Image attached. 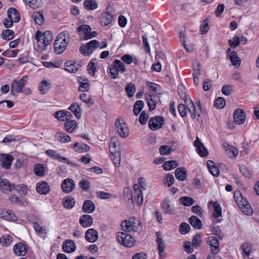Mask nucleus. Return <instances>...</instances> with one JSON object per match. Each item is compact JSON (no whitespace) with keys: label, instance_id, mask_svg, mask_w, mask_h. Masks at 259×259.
<instances>
[{"label":"nucleus","instance_id":"nucleus-1","mask_svg":"<svg viewBox=\"0 0 259 259\" xmlns=\"http://www.w3.org/2000/svg\"><path fill=\"white\" fill-rule=\"evenodd\" d=\"M36 40L37 46L36 50L37 52H42L47 50V47L52 41V35L50 31H46L42 33L40 31H37L34 37Z\"/></svg>","mask_w":259,"mask_h":259},{"label":"nucleus","instance_id":"nucleus-2","mask_svg":"<svg viewBox=\"0 0 259 259\" xmlns=\"http://www.w3.org/2000/svg\"><path fill=\"white\" fill-rule=\"evenodd\" d=\"M70 34L67 31L61 32L57 37L54 44L55 52L57 54L64 52L70 42Z\"/></svg>","mask_w":259,"mask_h":259},{"label":"nucleus","instance_id":"nucleus-3","mask_svg":"<svg viewBox=\"0 0 259 259\" xmlns=\"http://www.w3.org/2000/svg\"><path fill=\"white\" fill-rule=\"evenodd\" d=\"M121 227L123 231L127 232H137L142 228L141 221L135 217H131L128 220L122 222Z\"/></svg>","mask_w":259,"mask_h":259},{"label":"nucleus","instance_id":"nucleus-4","mask_svg":"<svg viewBox=\"0 0 259 259\" xmlns=\"http://www.w3.org/2000/svg\"><path fill=\"white\" fill-rule=\"evenodd\" d=\"M234 199L238 207L245 214L249 215L252 213L250 205L247 200L241 195L239 191H236L234 194Z\"/></svg>","mask_w":259,"mask_h":259},{"label":"nucleus","instance_id":"nucleus-5","mask_svg":"<svg viewBox=\"0 0 259 259\" xmlns=\"http://www.w3.org/2000/svg\"><path fill=\"white\" fill-rule=\"evenodd\" d=\"M185 103L186 105V108L189 111L190 116L192 118L194 119L197 115L200 116L201 113V106L200 102H196L195 104L189 98H186L185 100Z\"/></svg>","mask_w":259,"mask_h":259},{"label":"nucleus","instance_id":"nucleus-6","mask_svg":"<svg viewBox=\"0 0 259 259\" xmlns=\"http://www.w3.org/2000/svg\"><path fill=\"white\" fill-rule=\"evenodd\" d=\"M116 240L119 243L127 247H132L136 243V240L133 236L124 232H118Z\"/></svg>","mask_w":259,"mask_h":259},{"label":"nucleus","instance_id":"nucleus-7","mask_svg":"<svg viewBox=\"0 0 259 259\" xmlns=\"http://www.w3.org/2000/svg\"><path fill=\"white\" fill-rule=\"evenodd\" d=\"M28 77L27 76H24L19 80H13L11 83V94L13 96H17L18 93H22V90L25 86Z\"/></svg>","mask_w":259,"mask_h":259},{"label":"nucleus","instance_id":"nucleus-8","mask_svg":"<svg viewBox=\"0 0 259 259\" xmlns=\"http://www.w3.org/2000/svg\"><path fill=\"white\" fill-rule=\"evenodd\" d=\"M99 42L94 39L88 42L85 45L80 47L79 51L83 55L88 56L91 55L94 49L99 47Z\"/></svg>","mask_w":259,"mask_h":259},{"label":"nucleus","instance_id":"nucleus-9","mask_svg":"<svg viewBox=\"0 0 259 259\" xmlns=\"http://www.w3.org/2000/svg\"><path fill=\"white\" fill-rule=\"evenodd\" d=\"M115 125L117 132L121 137L125 138L128 136L129 132L127 126L123 120L119 118L116 119Z\"/></svg>","mask_w":259,"mask_h":259},{"label":"nucleus","instance_id":"nucleus-10","mask_svg":"<svg viewBox=\"0 0 259 259\" xmlns=\"http://www.w3.org/2000/svg\"><path fill=\"white\" fill-rule=\"evenodd\" d=\"M219 240H221L214 236H210L207 238L206 242L210 245L211 253L213 254H217L220 251Z\"/></svg>","mask_w":259,"mask_h":259},{"label":"nucleus","instance_id":"nucleus-11","mask_svg":"<svg viewBox=\"0 0 259 259\" xmlns=\"http://www.w3.org/2000/svg\"><path fill=\"white\" fill-rule=\"evenodd\" d=\"M164 123V118L161 116H155L150 118L148 125L152 131H156L160 128Z\"/></svg>","mask_w":259,"mask_h":259},{"label":"nucleus","instance_id":"nucleus-12","mask_svg":"<svg viewBox=\"0 0 259 259\" xmlns=\"http://www.w3.org/2000/svg\"><path fill=\"white\" fill-rule=\"evenodd\" d=\"M160 205L165 213L172 214L175 212L174 206L171 205L170 199L168 197H166L161 201Z\"/></svg>","mask_w":259,"mask_h":259},{"label":"nucleus","instance_id":"nucleus-13","mask_svg":"<svg viewBox=\"0 0 259 259\" xmlns=\"http://www.w3.org/2000/svg\"><path fill=\"white\" fill-rule=\"evenodd\" d=\"M157 238L156 240L157 245V250L158 254L159 255V257L161 259H163L165 257V244L163 242V241L161 238L160 237V234L159 232H156V233Z\"/></svg>","mask_w":259,"mask_h":259},{"label":"nucleus","instance_id":"nucleus-14","mask_svg":"<svg viewBox=\"0 0 259 259\" xmlns=\"http://www.w3.org/2000/svg\"><path fill=\"white\" fill-rule=\"evenodd\" d=\"M61 188L64 192L69 193L75 189V184L73 180L68 178L62 182Z\"/></svg>","mask_w":259,"mask_h":259},{"label":"nucleus","instance_id":"nucleus-15","mask_svg":"<svg viewBox=\"0 0 259 259\" xmlns=\"http://www.w3.org/2000/svg\"><path fill=\"white\" fill-rule=\"evenodd\" d=\"M46 154L50 158L58 160L60 162L66 163L68 164H71V162L66 158L61 156L59 154L53 150H48L46 151Z\"/></svg>","mask_w":259,"mask_h":259},{"label":"nucleus","instance_id":"nucleus-16","mask_svg":"<svg viewBox=\"0 0 259 259\" xmlns=\"http://www.w3.org/2000/svg\"><path fill=\"white\" fill-rule=\"evenodd\" d=\"M76 248L74 242L70 239L66 240L62 244L63 251L68 253L73 252Z\"/></svg>","mask_w":259,"mask_h":259},{"label":"nucleus","instance_id":"nucleus-17","mask_svg":"<svg viewBox=\"0 0 259 259\" xmlns=\"http://www.w3.org/2000/svg\"><path fill=\"white\" fill-rule=\"evenodd\" d=\"M234 118L235 123L237 124L243 123L246 119L245 112L240 109H237L234 113Z\"/></svg>","mask_w":259,"mask_h":259},{"label":"nucleus","instance_id":"nucleus-18","mask_svg":"<svg viewBox=\"0 0 259 259\" xmlns=\"http://www.w3.org/2000/svg\"><path fill=\"white\" fill-rule=\"evenodd\" d=\"M194 145L196 147L197 152L199 156L205 157L208 155V153L206 148L203 146L198 138L195 141Z\"/></svg>","mask_w":259,"mask_h":259},{"label":"nucleus","instance_id":"nucleus-19","mask_svg":"<svg viewBox=\"0 0 259 259\" xmlns=\"http://www.w3.org/2000/svg\"><path fill=\"white\" fill-rule=\"evenodd\" d=\"M85 238L89 242H95L98 238V233L94 229H89L85 232Z\"/></svg>","mask_w":259,"mask_h":259},{"label":"nucleus","instance_id":"nucleus-20","mask_svg":"<svg viewBox=\"0 0 259 259\" xmlns=\"http://www.w3.org/2000/svg\"><path fill=\"white\" fill-rule=\"evenodd\" d=\"M13 160L14 158L12 155L3 154L1 158L2 167L6 169H9Z\"/></svg>","mask_w":259,"mask_h":259},{"label":"nucleus","instance_id":"nucleus-21","mask_svg":"<svg viewBox=\"0 0 259 259\" xmlns=\"http://www.w3.org/2000/svg\"><path fill=\"white\" fill-rule=\"evenodd\" d=\"M36 190L40 194L46 195L50 192V188L47 182L42 181L37 183Z\"/></svg>","mask_w":259,"mask_h":259},{"label":"nucleus","instance_id":"nucleus-22","mask_svg":"<svg viewBox=\"0 0 259 259\" xmlns=\"http://www.w3.org/2000/svg\"><path fill=\"white\" fill-rule=\"evenodd\" d=\"M13 251L17 255L23 256L27 253V249L24 244L20 242L14 245L13 247Z\"/></svg>","mask_w":259,"mask_h":259},{"label":"nucleus","instance_id":"nucleus-23","mask_svg":"<svg viewBox=\"0 0 259 259\" xmlns=\"http://www.w3.org/2000/svg\"><path fill=\"white\" fill-rule=\"evenodd\" d=\"M79 223L84 228L90 227L93 223L92 217L89 214L82 215L79 218Z\"/></svg>","mask_w":259,"mask_h":259},{"label":"nucleus","instance_id":"nucleus-24","mask_svg":"<svg viewBox=\"0 0 259 259\" xmlns=\"http://www.w3.org/2000/svg\"><path fill=\"white\" fill-rule=\"evenodd\" d=\"M8 17L15 23L18 22L20 20V15L18 11L14 8H10L7 11Z\"/></svg>","mask_w":259,"mask_h":259},{"label":"nucleus","instance_id":"nucleus-25","mask_svg":"<svg viewBox=\"0 0 259 259\" xmlns=\"http://www.w3.org/2000/svg\"><path fill=\"white\" fill-rule=\"evenodd\" d=\"M113 20V16L108 12H104L100 18L101 24L105 26L111 24Z\"/></svg>","mask_w":259,"mask_h":259},{"label":"nucleus","instance_id":"nucleus-26","mask_svg":"<svg viewBox=\"0 0 259 259\" xmlns=\"http://www.w3.org/2000/svg\"><path fill=\"white\" fill-rule=\"evenodd\" d=\"M95 205L93 201L90 200H85L82 205V211L84 212L90 213L95 210Z\"/></svg>","mask_w":259,"mask_h":259},{"label":"nucleus","instance_id":"nucleus-27","mask_svg":"<svg viewBox=\"0 0 259 259\" xmlns=\"http://www.w3.org/2000/svg\"><path fill=\"white\" fill-rule=\"evenodd\" d=\"M120 144L117 138H113L111 139L109 145V150L110 153L115 152H120Z\"/></svg>","mask_w":259,"mask_h":259},{"label":"nucleus","instance_id":"nucleus-28","mask_svg":"<svg viewBox=\"0 0 259 259\" xmlns=\"http://www.w3.org/2000/svg\"><path fill=\"white\" fill-rule=\"evenodd\" d=\"M1 217L3 219L9 221H15L17 220L16 215L13 211L9 209H4L1 212Z\"/></svg>","mask_w":259,"mask_h":259},{"label":"nucleus","instance_id":"nucleus-29","mask_svg":"<svg viewBox=\"0 0 259 259\" xmlns=\"http://www.w3.org/2000/svg\"><path fill=\"white\" fill-rule=\"evenodd\" d=\"M13 184H11L7 180L0 177V189L5 193H8L13 190Z\"/></svg>","mask_w":259,"mask_h":259},{"label":"nucleus","instance_id":"nucleus-30","mask_svg":"<svg viewBox=\"0 0 259 259\" xmlns=\"http://www.w3.org/2000/svg\"><path fill=\"white\" fill-rule=\"evenodd\" d=\"M240 249L242 251L241 254L244 259L249 257L251 249V246L247 243H244L241 244Z\"/></svg>","mask_w":259,"mask_h":259},{"label":"nucleus","instance_id":"nucleus-31","mask_svg":"<svg viewBox=\"0 0 259 259\" xmlns=\"http://www.w3.org/2000/svg\"><path fill=\"white\" fill-rule=\"evenodd\" d=\"M72 148L78 152L83 153L90 151L89 146L83 143H75L72 146Z\"/></svg>","mask_w":259,"mask_h":259},{"label":"nucleus","instance_id":"nucleus-32","mask_svg":"<svg viewBox=\"0 0 259 259\" xmlns=\"http://www.w3.org/2000/svg\"><path fill=\"white\" fill-rule=\"evenodd\" d=\"M83 6L88 11H94L98 8V3L96 0H85Z\"/></svg>","mask_w":259,"mask_h":259},{"label":"nucleus","instance_id":"nucleus-33","mask_svg":"<svg viewBox=\"0 0 259 259\" xmlns=\"http://www.w3.org/2000/svg\"><path fill=\"white\" fill-rule=\"evenodd\" d=\"M229 59L233 66L238 68L241 64V59L238 56L237 54L235 51H232L229 54Z\"/></svg>","mask_w":259,"mask_h":259},{"label":"nucleus","instance_id":"nucleus-34","mask_svg":"<svg viewBox=\"0 0 259 259\" xmlns=\"http://www.w3.org/2000/svg\"><path fill=\"white\" fill-rule=\"evenodd\" d=\"M189 222L191 225L196 229H200L202 227V224L201 220L196 216L192 215L189 220Z\"/></svg>","mask_w":259,"mask_h":259},{"label":"nucleus","instance_id":"nucleus-35","mask_svg":"<svg viewBox=\"0 0 259 259\" xmlns=\"http://www.w3.org/2000/svg\"><path fill=\"white\" fill-rule=\"evenodd\" d=\"M69 109L72 111L77 118H80L81 116L80 105L77 102L72 103L69 108Z\"/></svg>","mask_w":259,"mask_h":259},{"label":"nucleus","instance_id":"nucleus-36","mask_svg":"<svg viewBox=\"0 0 259 259\" xmlns=\"http://www.w3.org/2000/svg\"><path fill=\"white\" fill-rule=\"evenodd\" d=\"M75 204V199L70 196H66L63 201V206L68 209L72 208L74 206Z\"/></svg>","mask_w":259,"mask_h":259},{"label":"nucleus","instance_id":"nucleus-37","mask_svg":"<svg viewBox=\"0 0 259 259\" xmlns=\"http://www.w3.org/2000/svg\"><path fill=\"white\" fill-rule=\"evenodd\" d=\"M107 72L112 79H116L118 77L119 72L113 62L108 66Z\"/></svg>","mask_w":259,"mask_h":259},{"label":"nucleus","instance_id":"nucleus-38","mask_svg":"<svg viewBox=\"0 0 259 259\" xmlns=\"http://www.w3.org/2000/svg\"><path fill=\"white\" fill-rule=\"evenodd\" d=\"M97 60L96 59H92L89 63L88 65V71L89 74L91 75L94 76L95 72L97 70Z\"/></svg>","mask_w":259,"mask_h":259},{"label":"nucleus","instance_id":"nucleus-39","mask_svg":"<svg viewBox=\"0 0 259 259\" xmlns=\"http://www.w3.org/2000/svg\"><path fill=\"white\" fill-rule=\"evenodd\" d=\"M176 178L180 181H184L187 178V171L184 167L177 168L175 170Z\"/></svg>","mask_w":259,"mask_h":259},{"label":"nucleus","instance_id":"nucleus-40","mask_svg":"<svg viewBox=\"0 0 259 259\" xmlns=\"http://www.w3.org/2000/svg\"><path fill=\"white\" fill-rule=\"evenodd\" d=\"M34 172L35 175L42 177L46 174V169L44 164H36L34 166Z\"/></svg>","mask_w":259,"mask_h":259},{"label":"nucleus","instance_id":"nucleus-41","mask_svg":"<svg viewBox=\"0 0 259 259\" xmlns=\"http://www.w3.org/2000/svg\"><path fill=\"white\" fill-rule=\"evenodd\" d=\"M77 31L79 35L83 34L84 39L86 40V36L91 31V28L88 25H81L77 28Z\"/></svg>","mask_w":259,"mask_h":259},{"label":"nucleus","instance_id":"nucleus-42","mask_svg":"<svg viewBox=\"0 0 259 259\" xmlns=\"http://www.w3.org/2000/svg\"><path fill=\"white\" fill-rule=\"evenodd\" d=\"M209 230L215 236L216 238L220 240L223 239V234L222 233L221 230L219 227L215 226L214 225H211L209 226Z\"/></svg>","mask_w":259,"mask_h":259},{"label":"nucleus","instance_id":"nucleus-43","mask_svg":"<svg viewBox=\"0 0 259 259\" xmlns=\"http://www.w3.org/2000/svg\"><path fill=\"white\" fill-rule=\"evenodd\" d=\"M111 159L116 167H119L120 164L121 153L120 152L110 153Z\"/></svg>","mask_w":259,"mask_h":259},{"label":"nucleus","instance_id":"nucleus-44","mask_svg":"<svg viewBox=\"0 0 259 259\" xmlns=\"http://www.w3.org/2000/svg\"><path fill=\"white\" fill-rule=\"evenodd\" d=\"M27 5L32 9H37L42 5V0H24Z\"/></svg>","mask_w":259,"mask_h":259},{"label":"nucleus","instance_id":"nucleus-45","mask_svg":"<svg viewBox=\"0 0 259 259\" xmlns=\"http://www.w3.org/2000/svg\"><path fill=\"white\" fill-rule=\"evenodd\" d=\"M180 203L184 206H189L194 203V200L189 196H182L179 199Z\"/></svg>","mask_w":259,"mask_h":259},{"label":"nucleus","instance_id":"nucleus-46","mask_svg":"<svg viewBox=\"0 0 259 259\" xmlns=\"http://www.w3.org/2000/svg\"><path fill=\"white\" fill-rule=\"evenodd\" d=\"M125 91L128 98L133 97L136 91L135 85L132 82L127 83L125 88Z\"/></svg>","mask_w":259,"mask_h":259},{"label":"nucleus","instance_id":"nucleus-47","mask_svg":"<svg viewBox=\"0 0 259 259\" xmlns=\"http://www.w3.org/2000/svg\"><path fill=\"white\" fill-rule=\"evenodd\" d=\"M32 17L38 25H41L42 24L44 20L42 12H35L32 14Z\"/></svg>","mask_w":259,"mask_h":259},{"label":"nucleus","instance_id":"nucleus-48","mask_svg":"<svg viewBox=\"0 0 259 259\" xmlns=\"http://www.w3.org/2000/svg\"><path fill=\"white\" fill-rule=\"evenodd\" d=\"M77 126V122L74 120H68L64 123V127L66 131L71 133Z\"/></svg>","mask_w":259,"mask_h":259},{"label":"nucleus","instance_id":"nucleus-49","mask_svg":"<svg viewBox=\"0 0 259 259\" xmlns=\"http://www.w3.org/2000/svg\"><path fill=\"white\" fill-rule=\"evenodd\" d=\"M224 147L226 148L227 155L229 157L237 156L238 155V151L237 148L229 145H227L226 147L224 146Z\"/></svg>","mask_w":259,"mask_h":259},{"label":"nucleus","instance_id":"nucleus-50","mask_svg":"<svg viewBox=\"0 0 259 259\" xmlns=\"http://www.w3.org/2000/svg\"><path fill=\"white\" fill-rule=\"evenodd\" d=\"M13 189L16 190L18 193L23 196L26 195L27 193V187L24 184H19L17 185L13 184Z\"/></svg>","mask_w":259,"mask_h":259},{"label":"nucleus","instance_id":"nucleus-51","mask_svg":"<svg viewBox=\"0 0 259 259\" xmlns=\"http://www.w3.org/2000/svg\"><path fill=\"white\" fill-rule=\"evenodd\" d=\"M144 106V103L143 101L138 100L136 102L134 105L133 112L136 116L138 115L142 110Z\"/></svg>","mask_w":259,"mask_h":259},{"label":"nucleus","instance_id":"nucleus-52","mask_svg":"<svg viewBox=\"0 0 259 259\" xmlns=\"http://www.w3.org/2000/svg\"><path fill=\"white\" fill-rule=\"evenodd\" d=\"M178 166V163L176 160H170L165 162L162 164V167L166 170H169L176 168Z\"/></svg>","mask_w":259,"mask_h":259},{"label":"nucleus","instance_id":"nucleus-53","mask_svg":"<svg viewBox=\"0 0 259 259\" xmlns=\"http://www.w3.org/2000/svg\"><path fill=\"white\" fill-rule=\"evenodd\" d=\"M2 37L5 40H11L14 37V32L10 29L4 30L2 33Z\"/></svg>","mask_w":259,"mask_h":259},{"label":"nucleus","instance_id":"nucleus-54","mask_svg":"<svg viewBox=\"0 0 259 259\" xmlns=\"http://www.w3.org/2000/svg\"><path fill=\"white\" fill-rule=\"evenodd\" d=\"M202 238L200 234H196L193 236L192 240V245L193 247L198 248L201 245L202 243Z\"/></svg>","mask_w":259,"mask_h":259},{"label":"nucleus","instance_id":"nucleus-55","mask_svg":"<svg viewBox=\"0 0 259 259\" xmlns=\"http://www.w3.org/2000/svg\"><path fill=\"white\" fill-rule=\"evenodd\" d=\"M213 207L214 208L213 217L214 218H217L222 216V207L220 204L217 202H214L213 203Z\"/></svg>","mask_w":259,"mask_h":259},{"label":"nucleus","instance_id":"nucleus-56","mask_svg":"<svg viewBox=\"0 0 259 259\" xmlns=\"http://www.w3.org/2000/svg\"><path fill=\"white\" fill-rule=\"evenodd\" d=\"M50 88V83L46 80H42L39 85V90L41 94H44L48 92Z\"/></svg>","mask_w":259,"mask_h":259},{"label":"nucleus","instance_id":"nucleus-57","mask_svg":"<svg viewBox=\"0 0 259 259\" xmlns=\"http://www.w3.org/2000/svg\"><path fill=\"white\" fill-rule=\"evenodd\" d=\"M146 85L149 88V90L154 94H158L160 92V87L153 82L149 81H146Z\"/></svg>","mask_w":259,"mask_h":259},{"label":"nucleus","instance_id":"nucleus-58","mask_svg":"<svg viewBox=\"0 0 259 259\" xmlns=\"http://www.w3.org/2000/svg\"><path fill=\"white\" fill-rule=\"evenodd\" d=\"M209 19L207 18L203 20L202 23L201 24L200 31L201 34H205L208 32L209 30Z\"/></svg>","mask_w":259,"mask_h":259},{"label":"nucleus","instance_id":"nucleus-59","mask_svg":"<svg viewBox=\"0 0 259 259\" xmlns=\"http://www.w3.org/2000/svg\"><path fill=\"white\" fill-rule=\"evenodd\" d=\"M240 43V38L237 35L233 36L232 39L228 40L229 45L231 48H236L239 45Z\"/></svg>","mask_w":259,"mask_h":259},{"label":"nucleus","instance_id":"nucleus-60","mask_svg":"<svg viewBox=\"0 0 259 259\" xmlns=\"http://www.w3.org/2000/svg\"><path fill=\"white\" fill-rule=\"evenodd\" d=\"M56 136L59 137L58 139L63 143H68L71 141V137L64 133H57Z\"/></svg>","mask_w":259,"mask_h":259},{"label":"nucleus","instance_id":"nucleus-61","mask_svg":"<svg viewBox=\"0 0 259 259\" xmlns=\"http://www.w3.org/2000/svg\"><path fill=\"white\" fill-rule=\"evenodd\" d=\"M119 72L124 73L126 71V67L124 63L119 60H115L113 61Z\"/></svg>","mask_w":259,"mask_h":259},{"label":"nucleus","instance_id":"nucleus-62","mask_svg":"<svg viewBox=\"0 0 259 259\" xmlns=\"http://www.w3.org/2000/svg\"><path fill=\"white\" fill-rule=\"evenodd\" d=\"M175 179L172 175L168 174L165 175L163 180L164 184L168 187H170L174 183Z\"/></svg>","mask_w":259,"mask_h":259},{"label":"nucleus","instance_id":"nucleus-63","mask_svg":"<svg viewBox=\"0 0 259 259\" xmlns=\"http://www.w3.org/2000/svg\"><path fill=\"white\" fill-rule=\"evenodd\" d=\"M171 151V148L167 145H162L159 148V153L161 155H168Z\"/></svg>","mask_w":259,"mask_h":259},{"label":"nucleus","instance_id":"nucleus-64","mask_svg":"<svg viewBox=\"0 0 259 259\" xmlns=\"http://www.w3.org/2000/svg\"><path fill=\"white\" fill-rule=\"evenodd\" d=\"M225 104V99L222 97H219L215 100L214 106L218 109H222Z\"/></svg>","mask_w":259,"mask_h":259}]
</instances>
